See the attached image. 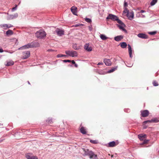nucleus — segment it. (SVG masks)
Segmentation results:
<instances>
[{
  "mask_svg": "<svg viewBox=\"0 0 159 159\" xmlns=\"http://www.w3.org/2000/svg\"><path fill=\"white\" fill-rule=\"evenodd\" d=\"M57 34L59 36H61L64 34V31L63 30H61L57 28L56 30Z\"/></svg>",
  "mask_w": 159,
  "mask_h": 159,
  "instance_id": "nucleus-9",
  "label": "nucleus"
},
{
  "mask_svg": "<svg viewBox=\"0 0 159 159\" xmlns=\"http://www.w3.org/2000/svg\"><path fill=\"white\" fill-rule=\"evenodd\" d=\"M27 159H38L36 156H33L32 153H27L25 155Z\"/></svg>",
  "mask_w": 159,
  "mask_h": 159,
  "instance_id": "nucleus-6",
  "label": "nucleus"
},
{
  "mask_svg": "<svg viewBox=\"0 0 159 159\" xmlns=\"http://www.w3.org/2000/svg\"><path fill=\"white\" fill-rule=\"evenodd\" d=\"M84 49L88 52H90L92 50V48L91 47H89V44L86 43L84 47Z\"/></svg>",
  "mask_w": 159,
  "mask_h": 159,
  "instance_id": "nucleus-13",
  "label": "nucleus"
},
{
  "mask_svg": "<svg viewBox=\"0 0 159 159\" xmlns=\"http://www.w3.org/2000/svg\"><path fill=\"white\" fill-rule=\"evenodd\" d=\"M27 82H28V84H30L29 81H27Z\"/></svg>",
  "mask_w": 159,
  "mask_h": 159,
  "instance_id": "nucleus-59",
  "label": "nucleus"
},
{
  "mask_svg": "<svg viewBox=\"0 0 159 159\" xmlns=\"http://www.w3.org/2000/svg\"><path fill=\"white\" fill-rule=\"evenodd\" d=\"M18 14L17 13L14 14V15H11L9 16L10 19H12L18 17Z\"/></svg>",
  "mask_w": 159,
  "mask_h": 159,
  "instance_id": "nucleus-23",
  "label": "nucleus"
},
{
  "mask_svg": "<svg viewBox=\"0 0 159 159\" xmlns=\"http://www.w3.org/2000/svg\"><path fill=\"white\" fill-rule=\"evenodd\" d=\"M147 89H148V88H147Z\"/></svg>",
  "mask_w": 159,
  "mask_h": 159,
  "instance_id": "nucleus-61",
  "label": "nucleus"
},
{
  "mask_svg": "<svg viewBox=\"0 0 159 159\" xmlns=\"http://www.w3.org/2000/svg\"><path fill=\"white\" fill-rule=\"evenodd\" d=\"M85 21L88 23H91L92 22L91 19L88 18H85Z\"/></svg>",
  "mask_w": 159,
  "mask_h": 159,
  "instance_id": "nucleus-30",
  "label": "nucleus"
},
{
  "mask_svg": "<svg viewBox=\"0 0 159 159\" xmlns=\"http://www.w3.org/2000/svg\"><path fill=\"white\" fill-rule=\"evenodd\" d=\"M145 12V11L144 10H141L140 11V12L141 13H143V12Z\"/></svg>",
  "mask_w": 159,
  "mask_h": 159,
  "instance_id": "nucleus-54",
  "label": "nucleus"
},
{
  "mask_svg": "<svg viewBox=\"0 0 159 159\" xmlns=\"http://www.w3.org/2000/svg\"><path fill=\"white\" fill-rule=\"evenodd\" d=\"M128 51L129 52V57L130 58L132 57V48L131 47L130 45L129 44L128 45Z\"/></svg>",
  "mask_w": 159,
  "mask_h": 159,
  "instance_id": "nucleus-22",
  "label": "nucleus"
},
{
  "mask_svg": "<svg viewBox=\"0 0 159 159\" xmlns=\"http://www.w3.org/2000/svg\"><path fill=\"white\" fill-rule=\"evenodd\" d=\"M132 66H133V64L131 65H129V66H127L129 67H131Z\"/></svg>",
  "mask_w": 159,
  "mask_h": 159,
  "instance_id": "nucleus-57",
  "label": "nucleus"
},
{
  "mask_svg": "<svg viewBox=\"0 0 159 159\" xmlns=\"http://www.w3.org/2000/svg\"><path fill=\"white\" fill-rule=\"evenodd\" d=\"M82 149L84 152L86 156H88L90 158H93L94 155V153L91 151H89L88 149L83 148Z\"/></svg>",
  "mask_w": 159,
  "mask_h": 159,
  "instance_id": "nucleus-2",
  "label": "nucleus"
},
{
  "mask_svg": "<svg viewBox=\"0 0 159 159\" xmlns=\"http://www.w3.org/2000/svg\"><path fill=\"white\" fill-rule=\"evenodd\" d=\"M36 37L39 39H42L46 36V34L45 31L41 30L37 31L35 33Z\"/></svg>",
  "mask_w": 159,
  "mask_h": 159,
  "instance_id": "nucleus-1",
  "label": "nucleus"
},
{
  "mask_svg": "<svg viewBox=\"0 0 159 159\" xmlns=\"http://www.w3.org/2000/svg\"><path fill=\"white\" fill-rule=\"evenodd\" d=\"M80 25H79V24H76V25H74V26L75 27H77L79 26Z\"/></svg>",
  "mask_w": 159,
  "mask_h": 159,
  "instance_id": "nucleus-52",
  "label": "nucleus"
},
{
  "mask_svg": "<svg viewBox=\"0 0 159 159\" xmlns=\"http://www.w3.org/2000/svg\"><path fill=\"white\" fill-rule=\"evenodd\" d=\"M4 140L5 139L3 137H2L1 139H0V143L2 142L3 140Z\"/></svg>",
  "mask_w": 159,
  "mask_h": 159,
  "instance_id": "nucleus-47",
  "label": "nucleus"
},
{
  "mask_svg": "<svg viewBox=\"0 0 159 159\" xmlns=\"http://www.w3.org/2000/svg\"><path fill=\"white\" fill-rule=\"evenodd\" d=\"M152 83L153 86H157L158 85V83L155 80L153 81Z\"/></svg>",
  "mask_w": 159,
  "mask_h": 159,
  "instance_id": "nucleus-31",
  "label": "nucleus"
},
{
  "mask_svg": "<svg viewBox=\"0 0 159 159\" xmlns=\"http://www.w3.org/2000/svg\"><path fill=\"white\" fill-rule=\"evenodd\" d=\"M103 63L102 62H99V63H98L97 64V65H103Z\"/></svg>",
  "mask_w": 159,
  "mask_h": 159,
  "instance_id": "nucleus-48",
  "label": "nucleus"
},
{
  "mask_svg": "<svg viewBox=\"0 0 159 159\" xmlns=\"http://www.w3.org/2000/svg\"><path fill=\"white\" fill-rule=\"evenodd\" d=\"M89 29L90 31H91L93 30L92 26V25L89 26Z\"/></svg>",
  "mask_w": 159,
  "mask_h": 159,
  "instance_id": "nucleus-42",
  "label": "nucleus"
},
{
  "mask_svg": "<svg viewBox=\"0 0 159 159\" xmlns=\"http://www.w3.org/2000/svg\"><path fill=\"white\" fill-rule=\"evenodd\" d=\"M71 11L72 13L75 15H77V7L75 6L72 7L71 8Z\"/></svg>",
  "mask_w": 159,
  "mask_h": 159,
  "instance_id": "nucleus-17",
  "label": "nucleus"
},
{
  "mask_svg": "<svg viewBox=\"0 0 159 159\" xmlns=\"http://www.w3.org/2000/svg\"><path fill=\"white\" fill-rule=\"evenodd\" d=\"M31 48L38 47L40 46L39 43L37 42L34 41L31 43Z\"/></svg>",
  "mask_w": 159,
  "mask_h": 159,
  "instance_id": "nucleus-12",
  "label": "nucleus"
},
{
  "mask_svg": "<svg viewBox=\"0 0 159 159\" xmlns=\"http://www.w3.org/2000/svg\"><path fill=\"white\" fill-rule=\"evenodd\" d=\"M12 26L11 25V24L7 25V28H9L10 27H12Z\"/></svg>",
  "mask_w": 159,
  "mask_h": 159,
  "instance_id": "nucleus-46",
  "label": "nucleus"
},
{
  "mask_svg": "<svg viewBox=\"0 0 159 159\" xmlns=\"http://www.w3.org/2000/svg\"><path fill=\"white\" fill-rule=\"evenodd\" d=\"M46 122L48 123L51 124L52 123V119L49 118L46 120Z\"/></svg>",
  "mask_w": 159,
  "mask_h": 159,
  "instance_id": "nucleus-32",
  "label": "nucleus"
},
{
  "mask_svg": "<svg viewBox=\"0 0 159 159\" xmlns=\"http://www.w3.org/2000/svg\"><path fill=\"white\" fill-rule=\"evenodd\" d=\"M129 11L126 8H125L124 10L123 11V13H128L129 12Z\"/></svg>",
  "mask_w": 159,
  "mask_h": 159,
  "instance_id": "nucleus-38",
  "label": "nucleus"
},
{
  "mask_svg": "<svg viewBox=\"0 0 159 159\" xmlns=\"http://www.w3.org/2000/svg\"><path fill=\"white\" fill-rule=\"evenodd\" d=\"M103 62L107 66H110L111 65V61L110 59H105L104 60Z\"/></svg>",
  "mask_w": 159,
  "mask_h": 159,
  "instance_id": "nucleus-15",
  "label": "nucleus"
},
{
  "mask_svg": "<svg viewBox=\"0 0 159 159\" xmlns=\"http://www.w3.org/2000/svg\"><path fill=\"white\" fill-rule=\"evenodd\" d=\"M138 36L141 38L147 39L148 38V36L145 34L143 33H139L138 34Z\"/></svg>",
  "mask_w": 159,
  "mask_h": 159,
  "instance_id": "nucleus-16",
  "label": "nucleus"
},
{
  "mask_svg": "<svg viewBox=\"0 0 159 159\" xmlns=\"http://www.w3.org/2000/svg\"><path fill=\"white\" fill-rule=\"evenodd\" d=\"M1 27H4V29H7V24H3L2 25H1Z\"/></svg>",
  "mask_w": 159,
  "mask_h": 159,
  "instance_id": "nucleus-41",
  "label": "nucleus"
},
{
  "mask_svg": "<svg viewBox=\"0 0 159 159\" xmlns=\"http://www.w3.org/2000/svg\"><path fill=\"white\" fill-rule=\"evenodd\" d=\"M157 0H152L150 2V5L151 6L154 5L157 2Z\"/></svg>",
  "mask_w": 159,
  "mask_h": 159,
  "instance_id": "nucleus-29",
  "label": "nucleus"
},
{
  "mask_svg": "<svg viewBox=\"0 0 159 159\" xmlns=\"http://www.w3.org/2000/svg\"><path fill=\"white\" fill-rule=\"evenodd\" d=\"M98 73L100 74L104 75L106 73L103 72L102 70H100L98 71Z\"/></svg>",
  "mask_w": 159,
  "mask_h": 159,
  "instance_id": "nucleus-37",
  "label": "nucleus"
},
{
  "mask_svg": "<svg viewBox=\"0 0 159 159\" xmlns=\"http://www.w3.org/2000/svg\"><path fill=\"white\" fill-rule=\"evenodd\" d=\"M74 65H75V67H78V65L77 64H76V63H75V64H74Z\"/></svg>",
  "mask_w": 159,
  "mask_h": 159,
  "instance_id": "nucleus-55",
  "label": "nucleus"
},
{
  "mask_svg": "<svg viewBox=\"0 0 159 159\" xmlns=\"http://www.w3.org/2000/svg\"><path fill=\"white\" fill-rule=\"evenodd\" d=\"M76 44H74L73 45V48L75 49V50H78L79 49V48H78L77 46H76Z\"/></svg>",
  "mask_w": 159,
  "mask_h": 159,
  "instance_id": "nucleus-40",
  "label": "nucleus"
},
{
  "mask_svg": "<svg viewBox=\"0 0 159 159\" xmlns=\"http://www.w3.org/2000/svg\"><path fill=\"white\" fill-rule=\"evenodd\" d=\"M126 16L129 20H132L134 18V12L132 11L131 12H129L127 14Z\"/></svg>",
  "mask_w": 159,
  "mask_h": 159,
  "instance_id": "nucleus-11",
  "label": "nucleus"
},
{
  "mask_svg": "<svg viewBox=\"0 0 159 159\" xmlns=\"http://www.w3.org/2000/svg\"><path fill=\"white\" fill-rule=\"evenodd\" d=\"M117 22L119 24L117 25L120 29L123 30H126L124 28V27L125 26V25L119 19Z\"/></svg>",
  "mask_w": 159,
  "mask_h": 159,
  "instance_id": "nucleus-5",
  "label": "nucleus"
},
{
  "mask_svg": "<svg viewBox=\"0 0 159 159\" xmlns=\"http://www.w3.org/2000/svg\"><path fill=\"white\" fill-rule=\"evenodd\" d=\"M80 132L83 134H86V132L85 131L84 128L83 127H82L80 129Z\"/></svg>",
  "mask_w": 159,
  "mask_h": 159,
  "instance_id": "nucleus-26",
  "label": "nucleus"
},
{
  "mask_svg": "<svg viewBox=\"0 0 159 159\" xmlns=\"http://www.w3.org/2000/svg\"><path fill=\"white\" fill-rule=\"evenodd\" d=\"M107 19H111L113 21H118L119 19L118 17L116 15L112 14H109L106 18Z\"/></svg>",
  "mask_w": 159,
  "mask_h": 159,
  "instance_id": "nucleus-4",
  "label": "nucleus"
},
{
  "mask_svg": "<svg viewBox=\"0 0 159 159\" xmlns=\"http://www.w3.org/2000/svg\"><path fill=\"white\" fill-rule=\"evenodd\" d=\"M94 159H98L97 157V156L96 155L94 154Z\"/></svg>",
  "mask_w": 159,
  "mask_h": 159,
  "instance_id": "nucleus-51",
  "label": "nucleus"
},
{
  "mask_svg": "<svg viewBox=\"0 0 159 159\" xmlns=\"http://www.w3.org/2000/svg\"><path fill=\"white\" fill-rule=\"evenodd\" d=\"M147 126H146V125H143V129H146L147 128Z\"/></svg>",
  "mask_w": 159,
  "mask_h": 159,
  "instance_id": "nucleus-49",
  "label": "nucleus"
},
{
  "mask_svg": "<svg viewBox=\"0 0 159 159\" xmlns=\"http://www.w3.org/2000/svg\"><path fill=\"white\" fill-rule=\"evenodd\" d=\"M146 134H140L138 135V137L139 139L141 140H143L146 138Z\"/></svg>",
  "mask_w": 159,
  "mask_h": 159,
  "instance_id": "nucleus-19",
  "label": "nucleus"
},
{
  "mask_svg": "<svg viewBox=\"0 0 159 159\" xmlns=\"http://www.w3.org/2000/svg\"><path fill=\"white\" fill-rule=\"evenodd\" d=\"M127 6V3L126 2H124V7L125 8H126V7Z\"/></svg>",
  "mask_w": 159,
  "mask_h": 159,
  "instance_id": "nucleus-45",
  "label": "nucleus"
},
{
  "mask_svg": "<svg viewBox=\"0 0 159 159\" xmlns=\"http://www.w3.org/2000/svg\"><path fill=\"white\" fill-rule=\"evenodd\" d=\"M64 62H70L71 61L70 60H64L63 61Z\"/></svg>",
  "mask_w": 159,
  "mask_h": 159,
  "instance_id": "nucleus-43",
  "label": "nucleus"
},
{
  "mask_svg": "<svg viewBox=\"0 0 159 159\" xmlns=\"http://www.w3.org/2000/svg\"><path fill=\"white\" fill-rule=\"evenodd\" d=\"M90 142L91 143H92L94 144H96L97 143V141L95 140H90Z\"/></svg>",
  "mask_w": 159,
  "mask_h": 159,
  "instance_id": "nucleus-36",
  "label": "nucleus"
},
{
  "mask_svg": "<svg viewBox=\"0 0 159 159\" xmlns=\"http://www.w3.org/2000/svg\"><path fill=\"white\" fill-rule=\"evenodd\" d=\"M132 66H133V64L131 65H129V66H127L129 67H131Z\"/></svg>",
  "mask_w": 159,
  "mask_h": 159,
  "instance_id": "nucleus-56",
  "label": "nucleus"
},
{
  "mask_svg": "<svg viewBox=\"0 0 159 159\" xmlns=\"http://www.w3.org/2000/svg\"><path fill=\"white\" fill-rule=\"evenodd\" d=\"M149 141V140L148 139H144L143 141L141 144H144L147 143Z\"/></svg>",
  "mask_w": 159,
  "mask_h": 159,
  "instance_id": "nucleus-34",
  "label": "nucleus"
},
{
  "mask_svg": "<svg viewBox=\"0 0 159 159\" xmlns=\"http://www.w3.org/2000/svg\"><path fill=\"white\" fill-rule=\"evenodd\" d=\"M71 61V62L73 64H74L75 63V62L74 60H72Z\"/></svg>",
  "mask_w": 159,
  "mask_h": 159,
  "instance_id": "nucleus-50",
  "label": "nucleus"
},
{
  "mask_svg": "<svg viewBox=\"0 0 159 159\" xmlns=\"http://www.w3.org/2000/svg\"><path fill=\"white\" fill-rule=\"evenodd\" d=\"M7 63L6 64V65L7 66H12L14 64L13 61H7Z\"/></svg>",
  "mask_w": 159,
  "mask_h": 159,
  "instance_id": "nucleus-24",
  "label": "nucleus"
},
{
  "mask_svg": "<svg viewBox=\"0 0 159 159\" xmlns=\"http://www.w3.org/2000/svg\"><path fill=\"white\" fill-rule=\"evenodd\" d=\"M116 142L114 141H112V142H109L108 143V146L110 147H112L115 146L116 145Z\"/></svg>",
  "mask_w": 159,
  "mask_h": 159,
  "instance_id": "nucleus-20",
  "label": "nucleus"
},
{
  "mask_svg": "<svg viewBox=\"0 0 159 159\" xmlns=\"http://www.w3.org/2000/svg\"><path fill=\"white\" fill-rule=\"evenodd\" d=\"M48 51H53V50H52V49H48Z\"/></svg>",
  "mask_w": 159,
  "mask_h": 159,
  "instance_id": "nucleus-58",
  "label": "nucleus"
},
{
  "mask_svg": "<svg viewBox=\"0 0 159 159\" xmlns=\"http://www.w3.org/2000/svg\"><path fill=\"white\" fill-rule=\"evenodd\" d=\"M10 53H12V52H10Z\"/></svg>",
  "mask_w": 159,
  "mask_h": 159,
  "instance_id": "nucleus-60",
  "label": "nucleus"
},
{
  "mask_svg": "<svg viewBox=\"0 0 159 159\" xmlns=\"http://www.w3.org/2000/svg\"><path fill=\"white\" fill-rule=\"evenodd\" d=\"M123 38V36L122 35H119L115 37L114 38V40L116 41H119Z\"/></svg>",
  "mask_w": 159,
  "mask_h": 159,
  "instance_id": "nucleus-18",
  "label": "nucleus"
},
{
  "mask_svg": "<svg viewBox=\"0 0 159 159\" xmlns=\"http://www.w3.org/2000/svg\"><path fill=\"white\" fill-rule=\"evenodd\" d=\"M66 56L65 55L59 54L57 55V58H59V57H66Z\"/></svg>",
  "mask_w": 159,
  "mask_h": 159,
  "instance_id": "nucleus-33",
  "label": "nucleus"
},
{
  "mask_svg": "<svg viewBox=\"0 0 159 159\" xmlns=\"http://www.w3.org/2000/svg\"><path fill=\"white\" fill-rule=\"evenodd\" d=\"M3 52V50L2 48H0V52Z\"/></svg>",
  "mask_w": 159,
  "mask_h": 159,
  "instance_id": "nucleus-53",
  "label": "nucleus"
},
{
  "mask_svg": "<svg viewBox=\"0 0 159 159\" xmlns=\"http://www.w3.org/2000/svg\"><path fill=\"white\" fill-rule=\"evenodd\" d=\"M124 111L125 112H129L130 111V110L129 109H124Z\"/></svg>",
  "mask_w": 159,
  "mask_h": 159,
  "instance_id": "nucleus-44",
  "label": "nucleus"
},
{
  "mask_svg": "<svg viewBox=\"0 0 159 159\" xmlns=\"http://www.w3.org/2000/svg\"><path fill=\"white\" fill-rule=\"evenodd\" d=\"M31 48V44L30 43H29L27 44L26 45H24V46H22L21 47L19 48H18V50H20V49H27V48Z\"/></svg>",
  "mask_w": 159,
  "mask_h": 159,
  "instance_id": "nucleus-14",
  "label": "nucleus"
},
{
  "mask_svg": "<svg viewBox=\"0 0 159 159\" xmlns=\"http://www.w3.org/2000/svg\"><path fill=\"white\" fill-rule=\"evenodd\" d=\"M157 33V31H152V32H148V34H149L153 35Z\"/></svg>",
  "mask_w": 159,
  "mask_h": 159,
  "instance_id": "nucleus-35",
  "label": "nucleus"
},
{
  "mask_svg": "<svg viewBox=\"0 0 159 159\" xmlns=\"http://www.w3.org/2000/svg\"><path fill=\"white\" fill-rule=\"evenodd\" d=\"M158 122H159V120H158L157 118H155L152 119L151 120H147L143 122V124L145 125L148 123H157Z\"/></svg>",
  "mask_w": 159,
  "mask_h": 159,
  "instance_id": "nucleus-8",
  "label": "nucleus"
},
{
  "mask_svg": "<svg viewBox=\"0 0 159 159\" xmlns=\"http://www.w3.org/2000/svg\"><path fill=\"white\" fill-rule=\"evenodd\" d=\"M100 38L102 40H104L107 39L108 37H107L105 35L103 34H101L100 35Z\"/></svg>",
  "mask_w": 159,
  "mask_h": 159,
  "instance_id": "nucleus-27",
  "label": "nucleus"
},
{
  "mask_svg": "<svg viewBox=\"0 0 159 159\" xmlns=\"http://www.w3.org/2000/svg\"><path fill=\"white\" fill-rule=\"evenodd\" d=\"M30 56V51L24 52L22 53V58L25 59L28 58Z\"/></svg>",
  "mask_w": 159,
  "mask_h": 159,
  "instance_id": "nucleus-7",
  "label": "nucleus"
},
{
  "mask_svg": "<svg viewBox=\"0 0 159 159\" xmlns=\"http://www.w3.org/2000/svg\"><path fill=\"white\" fill-rule=\"evenodd\" d=\"M6 34L7 35L9 36L13 34V32L12 30H9L6 32Z\"/></svg>",
  "mask_w": 159,
  "mask_h": 159,
  "instance_id": "nucleus-25",
  "label": "nucleus"
},
{
  "mask_svg": "<svg viewBox=\"0 0 159 159\" xmlns=\"http://www.w3.org/2000/svg\"><path fill=\"white\" fill-rule=\"evenodd\" d=\"M65 53L67 55L71 57H76L78 54L77 52L75 51H70L66 50L65 51Z\"/></svg>",
  "mask_w": 159,
  "mask_h": 159,
  "instance_id": "nucleus-3",
  "label": "nucleus"
},
{
  "mask_svg": "<svg viewBox=\"0 0 159 159\" xmlns=\"http://www.w3.org/2000/svg\"><path fill=\"white\" fill-rule=\"evenodd\" d=\"M140 112L142 116L143 117L148 116L149 114V111L148 110L141 111Z\"/></svg>",
  "mask_w": 159,
  "mask_h": 159,
  "instance_id": "nucleus-10",
  "label": "nucleus"
},
{
  "mask_svg": "<svg viewBox=\"0 0 159 159\" xmlns=\"http://www.w3.org/2000/svg\"><path fill=\"white\" fill-rule=\"evenodd\" d=\"M17 5H15V7H13L12 8V11H15L17 9Z\"/></svg>",
  "mask_w": 159,
  "mask_h": 159,
  "instance_id": "nucleus-39",
  "label": "nucleus"
},
{
  "mask_svg": "<svg viewBox=\"0 0 159 159\" xmlns=\"http://www.w3.org/2000/svg\"><path fill=\"white\" fill-rule=\"evenodd\" d=\"M116 69V67H114L113 68H111V69L108 70L107 73H111L114 71Z\"/></svg>",
  "mask_w": 159,
  "mask_h": 159,
  "instance_id": "nucleus-28",
  "label": "nucleus"
},
{
  "mask_svg": "<svg viewBox=\"0 0 159 159\" xmlns=\"http://www.w3.org/2000/svg\"><path fill=\"white\" fill-rule=\"evenodd\" d=\"M121 47L122 48H126L127 45V43L125 42L120 43V44Z\"/></svg>",
  "mask_w": 159,
  "mask_h": 159,
  "instance_id": "nucleus-21",
  "label": "nucleus"
}]
</instances>
